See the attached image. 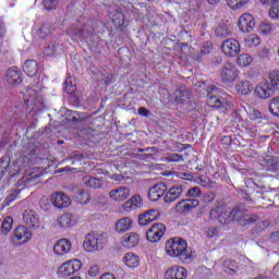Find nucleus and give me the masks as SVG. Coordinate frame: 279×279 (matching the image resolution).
Listing matches in <instances>:
<instances>
[{
    "instance_id": "obj_1",
    "label": "nucleus",
    "mask_w": 279,
    "mask_h": 279,
    "mask_svg": "<svg viewBox=\"0 0 279 279\" xmlns=\"http://www.w3.org/2000/svg\"><path fill=\"white\" fill-rule=\"evenodd\" d=\"M166 252L168 256L178 258L181 263H191L193 260V248L189 247V243L182 238H173L166 243Z\"/></svg>"
},
{
    "instance_id": "obj_2",
    "label": "nucleus",
    "mask_w": 279,
    "mask_h": 279,
    "mask_svg": "<svg viewBox=\"0 0 279 279\" xmlns=\"http://www.w3.org/2000/svg\"><path fill=\"white\" fill-rule=\"evenodd\" d=\"M231 216L232 220L238 221L242 228H245V226H252V223H256V221H258V215L250 214L243 207L231 209Z\"/></svg>"
},
{
    "instance_id": "obj_3",
    "label": "nucleus",
    "mask_w": 279,
    "mask_h": 279,
    "mask_svg": "<svg viewBox=\"0 0 279 279\" xmlns=\"http://www.w3.org/2000/svg\"><path fill=\"white\" fill-rule=\"evenodd\" d=\"M106 235L97 233H88L83 242V247L86 252H99L104 250Z\"/></svg>"
},
{
    "instance_id": "obj_4",
    "label": "nucleus",
    "mask_w": 279,
    "mask_h": 279,
    "mask_svg": "<svg viewBox=\"0 0 279 279\" xmlns=\"http://www.w3.org/2000/svg\"><path fill=\"white\" fill-rule=\"evenodd\" d=\"M210 221H219V223H230L232 220V209L223 206H217L209 211Z\"/></svg>"
},
{
    "instance_id": "obj_5",
    "label": "nucleus",
    "mask_w": 279,
    "mask_h": 279,
    "mask_svg": "<svg viewBox=\"0 0 279 279\" xmlns=\"http://www.w3.org/2000/svg\"><path fill=\"white\" fill-rule=\"evenodd\" d=\"M80 269H82V262L80 259H71L59 267L58 276H60V278H69L80 271Z\"/></svg>"
},
{
    "instance_id": "obj_6",
    "label": "nucleus",
    "mask_w": 279,
    "mask_h": 279,
    "mask_svg": "<svg viewBox=\"0 0 279 279\" xmlns=\"http://www.w3.org/2000/svg\"><path fill=\"white\" fill-rule=\"evenodd\" d=\"M239 77V70L235 64L226 63L220 71V80L222 84H232Z\"/></svg>"
},
{
    "instance_id": "obj_7",
    "label": "nucleus",
    "mask_w": 279,
    "mask_h": 279,
    "mask_svg": "<svg viewBox=\"0 0 279 279\" xmlns=\"http://www.w3.org/2000/svg\"><path fill=\"white\" fill-rule=\"evenodd\" d=\"M221 51L229 58H236L241 53V44L234 38L227 39L221 45Z\"/></svg>"
},
{
    "instance_id": "obj_8",
    "label": "nucleus",
    "mask_w": 279,
    "mask_h": 279,
    "mask_svg": "<svg viewBox=\"0 0 279 279\" xmlns=\"http://www.w3.org/2000/svg\"><path fill=\"white\" fill-rule=\"evenodd\" d=\"M165 232H167V227L165 226V223H155L146 232V239L150 243H158V241H160V239L165 236Z\"/></svg>"
},
{
    "instance_id": "obj_9",
    "label": "nucleus",
    "mask_w": 279,
    "mask_h": 279,
    "mask_svg": "<svg viewBox=\"0 0 279 279\" xmlns=\"http://www.w3.org/2000/svg\"><path fill=\"white\" fill-rule=\"evenodd\" d=\"M255 95L259 99H270L276 95V90L267 81H263L255 86Z\"/></svg>"
},
{
    "instance_id": "obj_10",
    "label": "nucleus",
    "mask_w": 279,
    "mask_h": 279,
    "mask_svg": "<svg viewBox=\"0 0 279 279\" xmlns=\"http://www.w3.org/2000/svg\"><path fill=\"white\" fill-rule=\"evenodd\" d=\"M238 26L240 32H243V34H250V32L256 27L254 15L250 13L242 14L239 19Z\"/></svg>"
},
{
    "instance_id": "obj_11",
    "label": "nucleus",
    "mask_w": 279,
    "mask_h": 279,
    "mask_svg": "<svg viewBox=\"0 0 279 279\" xmlns=\"http://www.w3.org/2000/svg\"><path fill=\"white\" fill-rule=\"evenodd\" d=\"M184 191H186V186L182 184H175L172 187H170L163 197L166 204H171L177 199H180Z\"/></svg>"
},
{
    "instance_id": "obj_12",
    "label": "nucleus",
    "mask_w": 279,
    "mask_h": 279,
    "mask_svg": "<svg viewBox=\"0 0 279 279\" xmlns=\"http://www.w3.org/2000/svg\"><path fill=\"white\" fill-rule=\"evenodd\" d=\"M77 225V215L73 213H66L57 218V226L61 228V230H68V228H73V226Z\"/></svg>"
},
{
    "instance_id": "obj_13",
    "label": "nucleus",
    "mask_w": 279,
    "mask_h": 279,
    "mask_svg": "<svg viewBox=\"0 0 279 279\" xmlns=\"http://www.w3.org/2000/svg\"><path fill=\"white\" fill-rule=\"evenodd\" d=\"M199 206V201L197 198L182 199L177 203L174 210L180 214L191 213L193 208Z\"/></svg>"
},
{
    "instance_id": "obj_14",
    "label": "nucleus",
    "mask_w": 279,
    "mask_h": 279,
    "mask_svg": "<svg viewBox=\"0 0 279 279\" xmlns=\"http://www.w3.org/2000/svg\"><path fill=\"white\" fill-rule=\"evenodd\" d=\"M51 202L56 208H69L71 206V198L62 192L52 194Z\"/></svg>"
},
{
    "instance_id": "obj_15",
    "label": "nucleus",
    "mask_w": 279,
    "mask_h": 279,
    "mask_svg": "<svg viewBox=\"0 0 279 279\" xmlns=\"http://www.w3.org/2000/svg\"><path fill=\"white\" fill-rule=\"evenodd\" d=\"M167 193V184L165 183H157L148 191V199L151 202H158L162 195Z\"/></svg>"
},
{
    "instance_id": "obj_16",
    "label": "nucleus",
    "mask_w": 279,
    "mask_h": 279,
    "mask_svg": "<svg viewBox=\"0 0 279 279\" xmlns=\"http://www.w3.org/2000/svg\"><path fill=\"white\" fill-rule=\"evenodd\" d=\"M24 222L34 228L35 230L40 228V218H38V214L32 209H26L23 214Z\"/></svg>"
},
{
    "instance_id": "obj_17",
    "label": "nucleus",
    "mask_w": 279,
    "mask_h": 279,
    "mask_svg": "<svg viewBox=\"0 0 279 279\" xmlns=\"http://www.w3.org/2000/svg\"><path fill=\"white\" fill-rule=\"evenodd\" d=\"M186 276H189L186 268L182 266H173L165 274L166 279H186Z\"/></svg>"
},
{
    "instance_id": "obj_18",
    "label": "nucleus",
    "mask_w": 279,
    "mask_h": 279,
    "mask_svg": "<svg viewBox=\"0 0 279 279\" xmlns=\"http://www.w3.org/2000/svg\"><path fill=\"white\" fill-rule=\"evenodd\" d=\"M158 217H160V210L149 209L144 214L140 215L138 217L140 226H149V223H151V221H156Z\"/></svg>"
},
{
    "instance_id": "obj_19",
    "label": "nucleus",
    "mask_w": 279,
    "mask_h": 279,
    "mask_svg": "<svg viewBox=\"0 0 279 279\" xmlns=\"http://www.w3.org/2000/svg\"><path fill=\"white\" fill-rule=\"evenodd\" d=\"M32 239V232L27 227L20 226L14 230L12 241H22V243H27Z\"/></svg>"
},
{
    "instance_id": "obj_20",
    "label": "nucleus",
    "mask_w": 279,
    "mask_h": 279,
    "mask_svg": "<svg viewBox=\"0 0 279 279\" xmlns=\"http://www.w3.org/2000/svg\"><path fill=\"white\" fill-rule=\"evenodd\" d=\"M71 241L68 239H61L54 244L53 253L57 254V256H64V254H69V252H71Z\"/></svg>"
},
{
    "instance_id": "obj_21",
    "label": "nucleus",
    "mask_w": 279,
    "mask_h": 279,
    "mask_svg": "<svg viewBox=\"0 0 279 279\" xmlns=\"http://www.w3.org/2000/svg\"><path fill=\"white\" fill-rule=\"evenodd\" d=\"M109 196L111 199H114V202H124V199L130 197V189L121 186L116 190H111L109 192Z\"/></svg>"
},
{
    "instance_id": "obj_22",
    "label": "nucleus",
    "mask_w": 279,
    "mask_h": 279,
    "mask_svg": "<svg viewBox=\"0 0 279 279\" xmlns=\"http://www.w3.org/2000/svg\"><path fill=\"white\" fill-rule=\"evenodd\" d=\"M133 223L134 220L131 217L120 218L116 222L114 230L118 232V234H123V232H128V230L132 229Z\"/></svg>"
},
{
    "instance_id": "obj_23",
    "label": "nucleus",
    "mask_w": 279,
    "mask_h": 279,
    "mask_svg": "<svg viewBox=\"0 0 279 279\" xmlns=\"http://www.w3.org/2000/svg\"><path fill=\"white\" fill-rule=\"evenodd\" d=\"M215 35L217 38H228V36H232V27L228 22H219L217 27L215 28Z\"/></svg>"
},
{
    "instance_id": "obj_24",
    "label": "nucleus",
    "mask_w": 279,
    "mask_h": 279,
    "mask_svg": "<svg viewBox=\"0 0 279 279\" xmlns=\"http://www.w3.org/2000/svg\"><path fill=\"white\" fill-rule=\"evenodd\" d=\"M138 241H141L138 233L130 232L123 235L122 245L123 247L129 248L136 247L138 245Z\"/></svg>"
},
{
    "instance_id": "obj_25",
    "label": "nucleus",
    "mask_w": 279,
    "mask_h": 279,
    "mask_svg": "<svg viewBox=\"0 0 279 279\" xmlns=\"http://www.w3.org/2000/svg\"><path fill=\"white\" fill-rule=\"evenodd\" d=\"M174 101L177 104H186L191 97V93L186 86H180L174 90Z\"/></svg>"
},
{
    "instance_id": "obj_26",
    "label": "nucleus",
    "mask_w": 279,
    "mask_h": 279,
    "mask_svg": "<svg viewBox=\"0 0 279 279\" xmlns=\"http://www.w3.org/2000/svg\"><path fill=\"white\" fill-rule=\"evenodd\" d=\"M7 82L12 84L13 86H19L23 82L21 77V72H19L15 68H10L7 72Z\"/></svg>"
},
{
    "instance_id": "obj_27",
    "label": "nucleus",
    "mask_w": 279,
    "mask_h": 279,
    "mask_svg": "<svg viewBox=\"0 0 279 279\" xmlns=\"http://www.w3.org/2000/svg\"><path fill=\"white\" fill-rule=\"evenodd\" d=\"M23 71L26 73V75H28V77H35V75L38 73V62H36V60L25 61Z\"/></svg>"
},
{
    "instance_id": "obj_28",
    "label": "nucleus",
    "mask_w": 279,
    "mask_h": 279,
    "mask_svg": "<svg viewBox=\"0 0 279 279\" xmlns=\"http://www.w3.org/2000/svg\"><path fill=\"white\" fill-rule=\"evenodd\" d=\"M235 89L240 95H250L254 90V85L250 81H241L235 85Z\"/></svg>"
},
{
    "instance_id": "obj_29",
    "label": "nucleus",
    "mask_w": 279,
    "mask_h": 279,
    "mask_svg": "<svg viewBox=\"0 0 279 279\" xmlns=\"http://www.w3.org/2000/svg\"><path fill=\"white\" fill-rule=\"evenodd\" d=\"M123 263L126 265V267L134 268L138 267L141 258L134 253H126L123 257Z\"/></svg>"
},
{
    "instance_id": "obj_30",
    "label": "nucleus",
    "mask_w": 279,
    "mask_h": 279,
    "mask_svg": "<svg viewBox=\"0 0 279 279\" xmlns=\"http://www.w3.org/2000/svg\"><path fill=\"white\" fill-rule=\"evenodd\" d=\"M83 183L89 186V189H101L104 186V181L92 175L83 177Z\"/></svg>"
},
{
    "instance_id": "obj_31",
    "label": "nucleus",
    "mask_w": 279,
    "mask_h": 279,
    "mask_svg": "<svg viewBox=\"0 0 279 279\" xmlns=\"http://www.w3.org/2000/svg\"><path fill=\"white\" fill-rule=\"evenodd\" d=\"M73 192V197H75L80 204H88L90 201V194H88V192L77 187H74Z\"/></svg>"
},
{
    "instance_id": "obj_32",
    "label": "nucleus",
    "mask_w": 279,
    "mask_h": 279,
    "mask_svg": "<svg viewBox=\"0 0 279 279\" xmlns=\"http://www.w3.org/2000/svg\"><path fill=\"white\" fill-rule=\"evenodd\" d=\"M216 92H217V86L210 85L209 87H207V95L209 96L208 101H209L210 106H213L214 108H221V106H222L221 99L216 98L213 95V93H216Z\"/></svg>"
},
{
    "instance_id": "obj_33",
    "label": "nucleus",
    "mask_w": 279,
    "mask_h": 279,
    "mask_svg": "<svg viewBox=\"0 0 279 279\" xmlns=\"http://www.w3.org/2000/svg\"><path fill=\"white\" fill-rule=\"evenodd\" d=\"M143 206V198L140 195L132 196L129 201L124 203V208L130 210V208H141Z\"/></svg>"
},
{
    "instance_id": "obj_34",
    "label": "nucleus",
    "mask_w": 279,
    "mask_h": 279,
    "mask_svg": "<svg viewBox=\"0 0 279 279\" xmlns=\"http://www.w3.org/2000/svg\"><path fill=\"white\" fill-rule=\"evenodd\" d=\"M272 89L279 90V71L274 70L268 74V80H266Z\"/></svg>"
},
{
    "instance_id": "obj_35",
    "label": "nucleus",
    "mask_w": 279,
    "mask_h": 279,
    "mask_svg": "<svg viewBox=\"0 0 279 279\" xmlns=\"http://www.w3.org/2000/svg\"><path fill=\"white\" fill-rule=\"evenodd\" d=\"M13 223H14V219H12V217L10 216L5 217L1 225V233L9 234L10 230H12Z\"/></svg>"
},
{
    "instance_id": "obj_36",
    "label": "nucleus",
    "mask_w": 279,
    "mask_h": 279,
    "mask_svg": "<svg viewBox=\"0 0 279 279\" xmlns=\"http://www.w3.org/2000/svg\"><path fill=\"white\" fill-rule=\"evenodd\" d=\"M26 104H31L33 106H38V104H40V98H38V93H36V90L31 89L27 92L26 94Z\"/></svg>"
},
{
    "instance_id": "obj_37",
    "label": "nucleus",
    "mask_w": 279,
    "mask_h": 279,
    "mask_svg": "<svg viewBox=\"0 0 279 279\" xmlns=\"http://www.w3.org/2000/svg\"><path fill=\"white\" fill-rule=\"evenodd\" d=\"M51 34V25L44 23L37 31L38 38H47Z\"/></svg>"
},
{
    "instance_id": "obj_38",
    "label": "nucleus",
    "mask_w": 279,
    "mask_h": 279,
    "mask_svg": "<svg viewBox=\"0 0 279 279\" xmlns=\"http://www.w3.org/2000/svg\"><path fill=\"white\" fill-rule=\"evenodd\" d=\"M267 170L272 173L278 171V157H268L266 159Z\"/></svg>"
},
{
    "instance_id": "obj_39",
    "label": "nucleus",
    "mask_w": 279,
    "mask_h": 279,
    "mask_svg": "<svg viewBox=\"0 0 279 279\" xmlns=\"http://www.w3.org/2000/svg\"><path fill=\"white\" fill-rule=\"evenodd\" d=\"M253 60L252 56L243 53L238 57V64L239 66H250Z\"/></svg>"
},
{
    "instance_id": "obj_40",
    "label": "nucleus",
    "mask_w": 279,
    "mask_h": 279,
    "mask_svg": "<svg viewBox=\"0 0 279 279\" xmlns=\"http://www.w3.org/2000/svg\"><path fill=\"white\" fill-rule=\"evenodd\" d=\"M228 5L231 10H239V8H243V5H247L250 0H227Z\"/></svg>"
},
{
    "instance_id": "obj_41",
    "label": "nucleus",
    "mask_w": 279,
    "mask_h": 279,
    "mask_svg": "<svg viewBox=\"0 0 279 279\" xmlns=\"http://www.w3.org/2000/svg\"><path fill=\"white\" fill-rule=\"evenodd\" d=\"M269 112L275 117H279V97L270 99Z\"/></svg>"
},
{
    "instance_id": "obj_42",
    "label": "nucleus",
    "mask_w": 279,
    "mask_h": 279,
    "mask_svg": "<svg viewBox=\"0 0 279 279\" xmlns=\"http://www.w3.org/2000/svg\"><path fill=\"white\" fill-rule=\"evenodd\" d=\"M19 195H21V190H15V191L9 193L5 198V206H10V204H12V202H14V199L19 198Z\"/></svg>"
},
{
    "instance_id": "obj_43",
    "label": "nucleus",
    "mask_w": 279,
    "mask_h": 279,
    "mask_svg": "<svg viewBox=\"0 0 279 279\" xmlns=\"http://www.w3.org/2000/svg\"><path fill=\"white\" fill-rule=\"evenodd\" d=\"M259 32H262V34H271V32H274V26L267 22H263L259 25Z\"/></svg>"
},
{
    "instance_id": "obj_44",
    "label": "nucleus",
    "mask_w": 279,
    "mask_h": 279,
    "mask_svg": "<svg viewBox=\"0 0 279 279\" xmlns=\"http://www.w3.org/2000/svg\"><path fill=\"white\" fill-rule=\"evenodd\" d=\"M58 51V46L56 44H50L44 49L45 56H56Z\"/></svg>"
},
{
    "instance_id": "obj_45",
    "label": "nucleus",
    "mask_w": 279,
    "mask_h": 279,
    "mask_svg": "<svg viewBox=\"0 0 279 279\" xmlns=\"http://www.w3.org/2000/svg\"><path fill=\"white\" fill-rule=\"evenodd\" d=\"M246 43L250 47H258L260 45V38H258V35H253L246 39Z\"/></svg>"
},
{
    "instance_id": "obj_46",
    "label": "nucleus",
    "mask_w": 279,
    "mask_h": 279,
    "mask_svg": "<svg viewBox=\"0 0 279 279\" xmlns=\"http://www.w3.org/2000/svg\"><path fill=\"white\" fill-rule=\"evenodd\" d=\"M187 197H202V190L198 186L191 187L187 191Z\"/></svg>"
},
{
    "instance_id": "obj_47",
    "label": "nucleus",
    "mask_w": 279,
    "mask_h": 279,
    "mask_svg": "<svg viewBox=\"0 0 279 279\" xmlns=\"http://www.w3.org/2000/svg\"><path fill=\"white\" fill-rule=\"evenodd\" d=\"M70 160H72V165H75V160L77 162H82V160H84V154L80 151H74L70 155Z\"/></svg>"
},
{
    "instance_id": "obj_48",
    "label": "nucleus",
    "mask_w": 279,
    "mask_h": 279,
    "mask_svg": "<svg viewBox=\"0 0 279 279\" xmlns=\"http://www.w3.org/2000/svg\"><path fill=\"white\" fill-rule=\"evenodd\" d=\"M269 226V220H263L259 226H255L253 228V234H256V232H263V230H265V228H268Z\"/></svg>"
},
{
    "instance_id": "obj_49",
    "label": "nucleus",
    "mask_w": 279,
    "mask_h": 279,
    "mask_svg": "<svg viewBox=\"0 0 279 279\" xmlns=\"http://www.w3.org/2000/svg\"><path fill=\"white\" fill-rule=\"evenodd\" d=\"M64 88L65 93H68L69 95H73V93L77 90V87H75V85H73V83H71V81L69 80L65 81Z\"/></svg>"
},
{
    "instance_id": "obj_50",
    "label": "nucleus",
    "mask_w": 279,
    "mask_h": 279,
    "mask_svg": "<svg viewBox=\"0 0 279 279\" xmlns=\"http://www.w3.org/2000/svg\"><path fill=\"white\" fill-rule=\"evenodd\" d=\"M268 14L270 19H279V4H272Z\"/></svg>"
},
{
    "instance_id": "obj_51",
    "label": "nucleus",
    "mask_w": 279,
    "mask_h": 279,
    "mask_svg": "<svg viewBox=\"0 0 279 279\" xmlns=\"http://www.w3.org/2000/svg\"><path fill=\"white\" fill-rule=\"evenodd\" d=\"M58 5V0H44V8L46 10H56Z\"/></svg>"
},
{
    "instance_id": "obj_52",
    "label": "nucleus",
    "mask_w": 279,
    "mask_h": 279,
    "mask_svg": "<svg viewBox=\"0 0 279 279\" xmlns=\"http://www.w3.org/2000/svg\"><path fill=\"white\" fill-rule=\"evenodd\" d=\"M167 162H180L182 160V155L180 154H170L166 157Z\"/></svg>"
},
{
    "instance_id": "obj_53",
    "label": "nucleus",
    "mask_w": 279,
    "mask_h": 279,
    "mask_svg": "<svg viewBox=\"0 0 279 279\" xmlns=\"http://www.w3.org/2000/svg\"><path fill=\"white\" fill-rule=\"evenodd\" d=\"M210 51H213V45H210V44H205V45L201 48V60L204 58V56H207V53H210Z\"/></svg>"
},
{
    "instance_id": "obj_54",
    "label": "nucleus",
    "mask_w": 279,
    "mask_h": 279,
    "mask_svg": "<svg viewBox=\"0 0 279 279\" xmlns=\"http://www.w3.org/2000/svg\"><path fill=\"white\" fill-rule=\"evenodd\" d=\"M252 121H260V119H265V114H263L260 111L254 109L251 113Z\"/></svg>"
},
{
    "instance_id": "obj_55",
    "label": "nucleus",
    "mask_w": 279,
    "mask_h": 279,
    "mask_svg": "<svg viewBox=\"0 0 279 279\" xmlns=\"http://www.w3.org/2000/svg\"><path fill=\"white\" fill-rule=\"evenodd\" d=\"M88 276H90V278H97V276H99V266L93 265L89 267Z\"/></svg>"
},
{
    "instance_id": "obj_56",
    "label": "nucleus",
    "mask_w": 279,
    "mask_h": 279,
    "mask_svg": "<svg viewBox=\"0 0 279 279\" xmlns=\"http://www.w3.org/2000/svg\"><path fill=\"white\" fill-rule=\"evenodd\" d=\"M198 184H201V186H210V184H213V181H210L208 177H201L198 179Z\"/></svg>"
},
{
    "instance_id": "obj_57",
    "label": "nucleus",
    "mask_w": 279,
    "mask_h": 279,
    "mask_svg": "<svg viewBox=\"0 0 279 279\" xmlns=\"http://www.w3.org/2000/svg\"><path fill=\"white\" fill-rule=\"evenodd\" d=\"M8 167H10V161L5 160V158L0 159V169L2 173H5L8 171Z\"/></svg>"
},
{
    "instance_id": "obj_58",
    "label": "nucleus",
    "mask_w": 279,
    "mask_h": 279,
    "mask_svg": "<svg viewBox=\"0 0 279 279\" xmlns=\"http://www.w3.org/2000/svg\"><path fill=\"white\" fill-rule=\"evenodd\" d=\"M101 82H104L105 86H110L112 84V74H105L101 77Z\"/></svg>"
},
{
    "instance_id": "obj_59",
    "label": "nucleus",
    "mask_w": 279,
    "mask_h": 279,
    "mask_svg": "<svg viewBox=\"0 0 279 279\" xmlns=\"http://www.w3.org/2000/svg\"><path fill=\"white\" fill-rule=\"evenodd\" d=\"M207 239H214V236H217L219 234V230L217 228H210L207 230Z\"/></svg>"
},
{
    "instance_id": "obj_60",
    "label": "nucleus",
    "mask_w": 279,
    "mask_h": 279,
    "mask_svg": "<svg viewBox=\"0 0 279 279\" xmlns=\"http://www.w3.org/2000/svg\"><path fill=\"white\" fill-rule=\"evenodd\" d=\"M138 151L146 153V154H151V157L154 156V154H156L158 151V149L156 147H148V148H140Z\"/></svg>"
},
{
    "instance_id": "obj_61",
    "label": "nucleus",
    "mask_w": 279,
    "mask_h": 279,
    "mask_svg": "<svg viewBox=\"0 0 279 279\" xmlns=\"http://www.w3.org/2000/svg\"><path fill=\"white\" fill-rule=\"evenodd\" d=\"M221 143L225 145V147H230L232 145V137L226 135L221 137Z\"/></svg>"
},
{
    "instance_id": "obj_62",
    "label": "nucleus",
    "mask_w": 279,
    "mask_h": 279,
    "mask_svg": "<svg viewBox=\"0 0 279 279\" xmlns=\"http://www.w3.org/2000/svg\"><path fill=\"white\" fill-rule=\"evenodd\" d=\"M215 197H216L215 192H207L205 194V202H208V203L215 202Z\"/></svg>"
},
{
    "instance_id": "obj_63",
    "label": "nucleus",
    "mask_w": 279,
    "mask_h": 279,
    "mask_svg": "<svg viewBox=\"0 0 279 279\" xmlns=\"http://www.w3.org/2000/svg\"><path fill=\"white\" fill-rule=\"evenodd\" d=\"M270 240H271L272 243H278V241H279V231L272 232L270 234Z\"/></svg>"
},
{
    "instance_id": "obj_64",
    "label": "nucleus",
    "mask_w": 279,
    "mask_h": 279,
    "mask_svg": "<svg viewBox=\"0 0 279 279\" xmlns=\"http://www.w3.org/2000/svg\"><path fill=\"white\" fill-rule=\"evenodd\" d=\"M137 158L140 160H149V158H151V154L150 153H145V154H142V155H137Z\"/></svg>"
}]
</instances>
